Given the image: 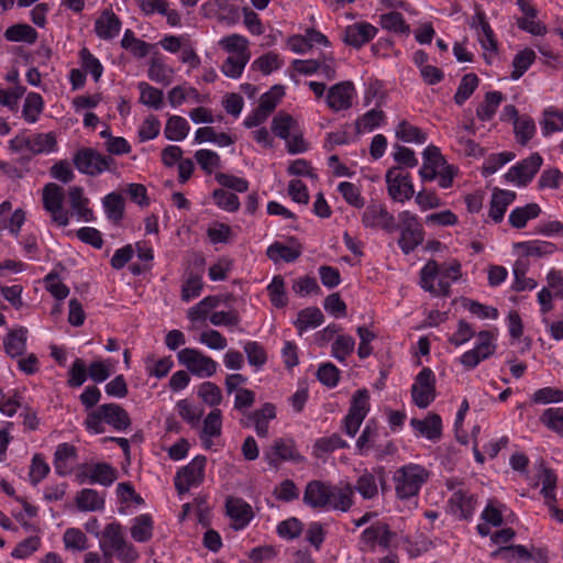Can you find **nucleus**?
Listing matches in <instances>:
<instances>
[{"label": "nucleus", "instance_id": "obj_1", "mask_svg": "<svg viewBox=\"0 0 563 563\" xmlns=\"http://www.w3.org/2000/svg\"><path fill=\"white\" fill-rule=\"evenodd\" d=\"M303 503L313 509L347 511L353 505V487L335 486L321 481H310L305 488Z\"/></svg>", "mask_w": 563, "mask_h": 563}, {"label": "nucleus", "instance_id": "obj_2", "mask_svg": "<svg viewBox=\"0 0 563 563\" xmlns=\"http://www.w3.org/2000/svg\"><path fill=\"white\" fill-rule=\"evenodd\" d=\"M99 548L104 556H110L112 560V556L115 555L121 563H134L140 558L135 547L126 541L123 527L119 522L106 525Z\"/></svg>", "mask_w": 563, "mask_h": 563}, {"label": "nucleus", "instance_id": "obj_3", "mask_svg": "<svg viewBox=\"0 0 563 563\" xmlns=\"http://www.w3.org/2000/svg\"><path fill=\"white\" fill-rule=\"evenodd\" d=\"M102 422L108 423L118 431L126 430L131 426L128 411L118 404H103L90 411L85 420L86 429L91 433H102Z\"/></svg>", "mask_w": 563, "mask_h": 563}, {"label": "nucleus", "instance_id": "obj_4", "mask_svg": "<svg viewBox=\"0 0 563 563\" xmlns=\"http://www.w3.org/2000/svg\"><path fill=\"white\" fill-rule=\"evenodd\" d=\"M428 478L429 472L421 465L411 463L401 466L394 474L397 497L409 499L417 496Z\"/></svg>", "mask_w": 563, "mask_h": 563}, {"label": "nucleus", "instance_id": "obj_5", "mask_svg": "<svg viewBox=\"0 0 563 563\" xmlns=\"http://www.w3.org/2000/svg\"><path fill=\"white\" fill-rule=\"evenodd\" d=\"M73 163L78 172L93 177L112 170L115 162L111 156L102 155L95 148L82 147L74 154Z\"/></svg>", "mask_w": 563, "mask_h": 563}, {"label": "nucleus", "instance_id": "obj_6", "mask_svg": "<svg viewBox=\"0 0 563 563\" xmlns=\"http://www.w3.org/2000/svg\"><path fill=\"white\" fill-rule=\"evenodd\" d=\"M451 282L434 260L428 261L420 271L419 285L423 290L433 296L449 297L451 294Z\"/></svg>", "mask_w": 563, "mask_h": 563}, {"label": "nucleus", "instance_id": "obj_7", "mask_svg": "<svg viewBox=\"0 0 563 563\" xmlns=\"http://www.w3.org/2000/svg\"><path fill=\"white\" fill-rule=\"evenodd\" d=\"M387 191L394 201L405 202L415 195L411 177L401 166H393L385 175Z\"/></svg>", "mask_w": 563, "mask_h": 563}, {"label": "nucleus", "instance_id": "obj_8", "mask_svg": "<svg viewBox=\"0 0 563 563\" xmlns=\"http://www.w3.org/2000/svg\"><path fill=\"white\" fill-rule=\"evenodd\" d=\"M397 533L393 531L385 522L377 521L366 528L361 534L362 543L369 550L374 551L376 547L383 550L397 548Z\"/></svg>", "mask_w": 563, "mask_h": 563}, {"label": "nucleus", "instance_id": "obj_9", "mask_svg": "<svg viewBox=\"0 0 563 563\" xmlns=\"http://www.w3.org/2000/svg\"><path fill=\"white\" fill-rule=\"evenodd\" d=\"M177 357L180 364L199 377H210L218 368L216 361L195 349H183L178 352Z\"/></svg>", "mask_w": 563, "mask_h": 563}, {"label": "nucleus", "instance_id": "obj_10", "mask_svg": "<svg viewBox=\"0 0 563 563\" xmlns=\"http://www.w3.org/2000/svg\"><path fill=\"white\" fill-rule=\"evenodd\" d=\"M206 462L207 460L203 455H198L176 473L175 487L178 494H185L190 487L198 486L202 483Z\"/></svg>", "mask_w": 563, "mask_h": 563}, {"label": "nucleus", "instance_id": "obj_11", "mask_svg": "<svg viewBox=\"0 0 563 563\" xmlns=\"http://www.w3.org/2000/svg\"><path fill=\"white\" fill-rule=\"evenodd\" d=\"M64 190L60 186L49 183L43 188V206L51 213L52 221L59 227L69 222L68 211L63 208Z\"/></svg>", "mask_w": 563, "mask_h": 563}, {"label": "nucleus", "instance_id": "obj_12", "mask_svg": "<svg viewBox=\"0 0 563 563\" xmlns=\"http://www.w3.org/2000/svg\"><path fill=\"white\" fill-rule=\"evenodd\" d=\"M411 396L415 405L427 408L435 398V376L431 368L423 367L416 377L411 387Z\"/></svg>", "mask_w": 563, "mask_h": 563}, {"label": "nucleus", "instance_id": "obj_13", "mask_svg": "<svg viewBox=\"0 0 563 563\" xmlns=\"http://www.w3.org/2000/svg\"><path fill=\"white\" fill-rule=\"evenodd\" d=\"M478 343L474 349L466 351L461 356V364L468 368H475L482 361L488 358L495 353L496 345L494 344L495 335L493 332L484 330L477 334Z\"/></svg>", "mask_w": 563, "mask_h": 563}, {"label": "nucleus", "instance_id": "obj_14", "mask_svg": "<svg viewBox=\"0 0 563 563\" xmlns=\"http://www.w3.org/2000/svg\"><path fill=\"white\" fill-rule=\"evenodd\" d=\"M542 157L539 153H532L529 157L512 166L506 174L507 181L515 183L517 186H526L542 165Z\"/></svg>", "mask_w": 563, "mask_h": 563}, {"label": "nucleus", "instance_id": "obj_15", "mask_svg": "<svg viewBox=\"0 0 563 563\" xmlns=\"http://www.w3.org/2000/svg\"><path fill=\"white\" fill-rule=\"evenodd\" d=\"M362 223L366 228H379L388 233L398 230L394 216L380 203H372L365 208Z\"/></svg>", "mask_w": 563, "mask_h": 563}, {"label": "nucleus", "instance_id": "obj_16", "mask_svg": "<svg viewBox=\"0 0 563 563\" xmlns=\"http://www.w3.org/2000/svg\"><path fill=\"white\" fill-rule=\"evenodd\" d=\"M265 460L271 466H278L283 461L302 462L303 457L296 450L295 443L289 439H277L265 451Z\"/></svg>", "mask_w": 563, "mask_h": 563}, {"label": "nucleus", "instance_id": "obj_17", "mask_svg": "<svg viewBox=\"0 0 563 563\" xmlns=\"http://www.w3.org/2000/svg\"><path fill=\"white\" fill-rule=\"evenodd\" d=\"M378 484L385 490L386 473L383 467L374 468L373 472L365 471L356 481L355 490L364 499H373L378 494Z\"/></svg>", "mask_w": 563, "mask_h": 563}, {"label": "nucleus", "instance_id": "obj_18", "mask_svg": "<svg viewBox=\"0 0 563 563\" xmlns=\"http://www.w3.org/2000/svg\"><path fill=\"white\" fill-rule=\"evenodd\" d=\"M377 32L378 29L371 23L357 22L345 27L342 40L346 45L360 48L373 40Z\"/></svg>", "mask_w": 563, "mask_h": 563}, {"label": "nucleus", "instance_id": "obj_19", "mask_svg": "<svg viewBox=\"0 0 563 563\" xmlns=\"http://www.w3.org/2000/svg\"><path fill=\"white\" fill-rule=\"evenodd\" d=\"M355 89L351 81H342L332 86L327 95V103L333 111L346 110L352 106Z\"/></svg>", "mask_w": 563, "mask_h": 563}, {"label": "nucleus", "instance_id": "obj_20", "mask_svg": "<svg viewBox=\"0 0 563 563\" xmlns=\"http://www.w3.org/2000/svg\"><path fill=\"white\" fill-rule=\"evenodd\" d=\"M225 508L234 530H241L246 527L254 516L252 507L242 498L228 497Z\"/></svg>", "mask_w": 563, "mask_h": 563}, {"label": "nucleus", "instance_id": "obj_21", "mask_svg": "<svg viewBox=\"0 0 563 563\" xmlns=\"http://www.w3.org/2000/svg\"><path fill=\"white\" fill-rule=\"evenodd\" d=\"M423 164L419 170V175L424 181L434 180L438 176V170L444 167L448 163L435 145H429L424 148Z\"/></svg>", "mask_w": 563, "mask_h": 563}, {"label": "nucleus", "instance_id": "obj_22", "mask_svg": "<svg viewBox=\"0 0 563 563\" xmlns=\"http://www.w3.org/2000/svg\"><path fill=\"white\" fill-rule=\"evenodd\" d=\"M448 507L452 515L459 519L467 520L473 516L475 509L474 496L463 488H459L450 497Z\"/></svg>", "mask_w": 563, "mask_h": 563}, {"label": "nucleus", "instance_id": "obj_23", "mask_svg": "<svg viewBox=\"0 0 563 563\" xmlns=\"http://www.w3.org/2000/svg\"><path fill=\"white\" fill-rule=\"evenodd\" d=\"M121 20L111 10H104L95 22V32L102 40L115 37L121 30Z\"/></svg>", "mask_w": 563, "mask_h": 563}, {"label": "nucleus", "instance_id": "obj_24", "mask_svg": "<svg viewBox=\"0 0 563 563\" xmlns=\"http://www.w3.org/2000/svg\"><path fill=\"white\" fill-rule=\"evenodd\" d=\"M410 424L417 432L431 441H437L441 437L442 421L437 413H429L422 420L413 418Z\"/></svg>", "mask_w": 563, "mask_h": 563}, {"label": "nucleus", "instance_id": "obj_25", "mask_svg": "<svg viewBox=\"0 0 563 563\" xmlns=\"http://www.w3.org/2000/svg\"><path fill=\"white\" fill-rule=\"evenodd\" d=\"M472 27L477 32L478 41L486 51H497V41L494 31L486 20L484 12H476L473 16Z\"/></svg>", "mask_w": 563, "mask_h": 563}, {"label": "nucleus", "instance_id": "obj_26", "mask_svg": "<svg viewBox=\"0 0 563 563\" xmlns=\"http://www.w3.org/2000/svg\"><path fill=\"white\" fill-rule=\"evenodd\" d=\"M276 417V408L273 404L266 402L260 409L254 410L247 416V419L253 422L256 434L262 438L268 435V422Z\"/></svg>", "mask_w": 563, "mask_h": 563}, {"label": "nucleus", "instance_id": "obj_27", "mask_svg": "<svg viewBox=\"0 0 563 563\" xmlns=\"http://www.w3.org/2000/svg\"><path fill=\"white\" fill-rule=\"evenodd\" d=\"M516 199V192L510 190L495 189L492 196L489 217L495 222H500L507 207Z\"/></svg>", "mask_w": 563, "mask_h": 563}, {"label": "nucleus", "instance_id": "obj_28", "mask_svg": "<svg viewBox=\"0 0 563 563\" xmlns=\"http://www.w3.org/2000/svg\"><path fill=\"white\" fill-rule=\"evenodd\" d=\"M222 430V415L220 409L210 411L203 420L200 439L203 445L209 449L212 445V438L220 437Z\"/></svg>", "mask_w": 563, "mask_h": 563}, {"label": "nucleus", "instance_id": "obj_29", "mask_svg": "<svg viewBox=\"0 0 563 563\" xmlns=\"http://www.w3.org/2000/svg\"><path fill=\"white\" fill-rule=\"evenodd\" d=\"M292 246L284 245L279 242H275L267 247L266 254L267 256L277 262L279 260H284L287 263L295 262L301 255V245L295 240H290Z\"/></svg>", "mask_w": 563, "mask_h": 563}, {"label": "nucleus", "instance_id": "obj_30", "mask_svg": "<svg viewBox=\"0 0 563 563\" xmlns=\"http://www.w3.org/2000/svg\"><path fill=\"white\" fill-rule=\"evenodd\" d=\"M154 521L151 515L142 514L132 520L131 537L136 542H147L153 537Z\"/></svg>", "mask_w": 563, "mask_h": 563}, {"label": "nucleus", "instance_id": "obj_31", "mask_svg": "<svg viewBox=\"0 0 563 563\" xmlns=\"http://www.w3.org/2000/svg\"><path fill=\"white\" fill-rule=\"evenodd\" d=\"M27 330L23 327L10 330L3 340L5 353L11 357L21 356L26 349Z\"/></svg>", "mask_w": 563, "mask_h": 563}, {"label": "nucleus", "instance_id": "obj_32", "mask_svg": "<svg viewBox=\"0 0 563 563\" xmlns=\"http://www.w3.org/2000/svg\"><path fill=\"white\" fill-rule=\"evenodd\" d=\"M77 457L76 448L69 443H60L54 453V466L59 475H66L70 472V462Z\"/></svg>", "mask_w": 563, "mask_h": 563}, {"label": "nucleus", "instance_id": "obj_33", "mask_svg": "<svg viewBox=\"0 0 563 563\" xmlns=\"http://www.w3.org/2000/svg\"><path fill=\"white\" fill-rule=\"evenodd\" d=\"M69 202L78 218L89 222L92 220V211L88 208L89 200L84 196V189L78 186L68 189Z\"/></svg>", "mask_w": 563, "mask_h": 563}, {"label": "nucleus", "instance_id": "obj_34", "mask_svg": "<svg viewBox=\"0 0 563 563\" xmlns=\"http://www.w3.org/2000/svg\"><path fill=\"white\" fill-rule=\"evenodd\" d=\"M76 505L81 511H96L104 506V497L95 489H81L76 497Z\"/></svg>", "mask_w": 563, "mask_h": 563}, {"label": "nucleus", "instance_id": "obj_35", "mask_svg": "<svg viewBox=\"0 0 563 563\" xmlns=\"http://www.w3.org/2000/svg\"><path fill=\"white\" fill-rule=\"evenodd\" d=\"M324 320L321 310L317 307H309L298 312L297 320L294 322L296 328L301 334L308 329H314L319 327Z\"/></svg>", "mask_w": 563, "mask_h": 563}, {"label": "nucleus", "instance_id": "obj_36", "mask_svg": "<svg viewBox=\"0 0 563 563\" xmlns=\"http://www.w3.org/2000/svg\"><path fill=\"white\" fill-rule=\"evenodd\" d=\"M55 147L56 139L53 133L27 135V152L31 154L49 153Z\"/></svg>", "mask_w": 563, "mask_h": 563}, {"label": "nucleus", "instance_id": "obj_37", "mask_svg": "<svg viewBox=\"0 0 563 563\" xmlns=\"http://www.w3.org/2000/svg\"><path fill=\"white\" fill-rule=\"evenodd\" d=\"M503 100L504 96L500 91H488L484 101L476 109L477 118L482 121L492 120Z\"/></svg>", "mask_w": 563, "mask_h": 563}, {"label": "nucleus", "instance_id": "obj_38", "mask_svg": "<svg viewBox=\"0 0 563 563\" xmlns=\"http://www.w3.org/2000/svg\"><path fill=\"white\" fill-rule=\"evenodd\" d=\"M540 212L541 208L537 203L518 207L510 212L509 223L516 229H522L529 220L537 218Z\"/></svg>", "mask_w": 563, "mask_h": 563}, {"label": "nucleus", "instance_id": "obj_39", "mask_svg": "<svg viewBox=\"0 0 563 563\" xmlns=\"http://www.w3.org/2000/svg\"><path fill=\"white\" fill-rule=\"evenodd\" d=\"M250 59V53L240 51L238 54L230 55L221 66L222 73L230 78H239Z\"/></svg>", "mask_w": 563, "mask_h": 563}, {"label": "nucleus", "instance_id": "obj_40", "mask_svg": "<svg viewBox=\"0 0 563 563\" xmlns=\"http://www.w3.org/2000/svg\"><path fill=\"white\" fill-rule=\"evenodd\" d=\"M189 124L186 119L179 115H172L165 125L164 134L167 140L181 141L189 132Z\"/></svg>", "mask_w": 563, "mask_h": 563}, {"label": "nucleus", "instance_id": "obj_41", "mask_svg": "<svg viewBox=\"0 0 563 563\" xmlns=\"http://www.w3.org/2000/svg\"><path fill=\"white\" fill-rule=\"evenodd\" d=\"M490 555L493 558L501 556L509 563H512L515 561L517 563H520L521 561H529L532 558L531 553L527 550V548L520 544L500 547L494 552H492Z\"/></svg>", "mask_w": 563, "mask_h": 563}, {"label": "nucleus", "instance_id": "obj_42", "mask_svg": "<svg viewBox=\"0 0 563 563\" xmlns=\"http://www.w3.org/2000/svg\"><path fill=\"white\" fill-rule=\"evenodd\" d=\"M4 37L10 42L33 44L37 38V32L29 24L19 23L8 27L4 32Z\"/></svg>", "mask_w": 563, "mask_h": 563}, {"label": "nucleus", "instance_id": "obj_43", "mask_svg": "<svg viewBox=\"0 0 563 563\" xmlns=\"http://www.w3.org/2000/svg\"><path fill=\"white\" fill-rule=\"evenodd\" d=\"M139 90H140V102L153 108L155 110H158L164 104V93L162 90L148 85L147 82H140L139 84Z\"/></svg>", "mask_w": 563, "mask_h": 563}, {"label": "nucleus", "instance_id": "obj_44", "mask_svg": "<svg viewBox=\"0 0 563 563\" xmlns=\"http://www.w3.org/2000/svg\"><path fill=\"white\" fill-rule=\"evenodd\" d=\"M516 249L521 250L527 256L542 257L551 255L555 252L556 247L551 242L545 241H528L519 242L515 245Z\"/></svg>", "mask_w": 563, "mask_h": 563}, {"label": "nucleus", "instance_id": "obj_45", "mask_svg": "<svg viewBox=\"0 0 563 563\" xmlns=\"http://www.w3.org/2000/svg\"><path fill=\"white\" fill-rule=\"evenodd\" d=\"M90 483L110 486L117 479V471L108 463L96 464L88 475Z\"/></svg>", "mask_w": 563, "mask_h": 563}, {"label": "nucleus", "instance_id": "obj_46", "mask_svg": "<svg viewBox=\"0 0 563 563\" xmlns=\"http://www.w3.org/2000/svg\"><path fill=\"white\" fill-rule=\"evenodd\" d=\"M63 542L66 550L81 552L88 549V538L77 528H68L63 536Z\"/></svg>", "mask_w": 563, "mask_h": 563}, {"label": "nucleus", "instance_id": "obj_47", "mask_svg": "<svg viewBox=\"0 0 563 563\" xmlns=\"http://www.w3.org/2000/svg\"><path fill=\"white\" fill-rule=\"evenodd\" d=\"M220 298L217 296L205 297L197 305L188 310L187 317L190 321L205 320L210 310L217 308L220 303Z\"/></svg>", "mask_w": 563, "mask_h": 563}, {"label": "nucleus", "instance_id": "obj_48", "mask_svg": "<svg viewBox=\"0 0 563 563\" xmlns=\"http://www.w3.org/2000/svg\"><path fill=\"white\" fill-rule=\"evenodd\" d=\"M423 239L424 232L422 227L401 231L398 245L405 254H409L423 242Z\"/></svg>", "mask_w": 563, "mask_h": 563}, {"label": "nucleus", "instance_id": "obj_49", "mask_svg": "<svg viewBox=\"0 0 563 563\" xmlns=\"http://www.w3.org/2000/svg\"><path fill=\"white\" fill-rule=\"evenodd\" d=\"M478 77L473 73L464 75L454 95L455 103L459 106L463 104L473 95L478 86Z\"/></svg>", "mask_w": 563, "mask_h": 563}, {"label": "nucleus", "instance_id": "obj_50", "mask_svg": "<svg viewBox=\"0 0 563 563\" xmlns=\"http://www.w3.org/2000/svg\"><path fill=\"white\" fill-rule=\"evenodd\" d=\"M536 53L530 48H526L516 54L512 60L514 70L510 75L511 79H519L532 65Z\"/></svg>", "mask_w": 563, "mask_h": 563}, {"label": "nucleus", "instance_id": "obj_51", "mask_svg": "<svg viewBox=\"0 0 563 563\" xmlns=\"http://www.w3.org/2000/svg\"><path fill=\"white\" fill-rule=\"evenodd\" d=\"M384 118L385 113L382 110L372 109L367 111L356 120V133L361 134L363 132L373 131L375 128L379 126Z\"/></svg>", "mask_w": 563, "mask_h": 563}, {"label": "nucleus", "instance_id": "obj_52", "mask_svg": "<svg viewBox=\"0 0 563 563\" xmlns=\"http://www.w3.org/2000/svg\"><path fill=\"white\" fill-rule=\"evenodd\" d=\"M103 207L109 219L119 222L123 218L124 201L121 195L111 192L103 198Z\"/></svg>", "mask_w": 563, "mask_h": 563}, {"label": "nucleus", "instance_id": "obj_53", "mask_svg": "<svg viewBox=\"0 0 563 563\" xmlns=\"http://www.w3.org/2000/svg\"><path fill=\"white\" fill-rule=\"evenodd\" d=\"M540 421L548 429L563 437V408L545 409L540 417Z\"/></svg>", "mask_w": 563, "mask_h": 563}, {"label": "nucleus", "instance_id": "obj_54", "mask_svg": "<svg viewBox=\"0 0 563 563\" xmlns=\"http://www.w3.org/2000/svg\"><path fill=\"white\" fill-rule=\"evenodd\" d=\"M396 136L407 143L423 144L427 141V134L417 126L401 121L396 129Z\"/></svg>", "mask_w": 563, "mask_h": 563}, {"label": "nucleus", "instance_id": "obj_55", "mask_svg": "<svg viewBox=\"0 0 563 563\" xmlns=\"http://www.w3.org/2000/svg\"><path fill=\"white\" fill-rule=\"evenodd\" d=\"M380 25L387 31L400 34H408L410 31L402 14L396 11L380 15Z\"/></svg>", "mask_w": 563, "mask_h": 563}, {"label": "nucleus", "instance_id": "obj_56", "mask_svg": "<svg viewBox=\"0 0 563 563\" xmlns=\"http://www.w3.org/2000/svg\"><path fill=\"white\" fill-rule=\"evenodd\" d=\"M514 129L517 141L521 145H526L536 133V125L529 117L517 118L514 122Z\"/></svg>", "mask_w": 563, "mask_h": 563}, {"label": "nucleus", "instance_id": "obj_57", "mask_svg": "<svg viewBox=\"0 0 563 563\" xmlns=\"http://www.w3.org/2000/svg\"><path fill=\"white\" fill-rule=\"evenodd\" d=\"M354 347L355 340L351 335H339L332 344L331 354L339 362H344Z\"/></svg>", "mask_w": 563, "mask_h": 563}, {"label": "nucleus", "instance_id": "obj_58", "mask_svg": "<svg viewBox=\"0 0 563 563\" xmlns=\"http://www.w3.org/2000/svg\"><path fill=\"white\" fill-rule=\"evenodd\" d=\"M543 115L541 125L544 135L563 130V111L550 108L544 111Z\"/></svg>", "mask_w": 563, "mask_h": 563}, {"label": "nucleus", "instance_id": "obj_59", "mask_svg": "<svg viewBox=\"0 0 563 563\" xmlns=\"http://www.w3.org/2000/svg\"><path fill=\"white\" fill-rule=\"evenodd\" d=\"M296 121L288 113H278L273 118L272 131L280 139L288 140L290 130L295 126Z\"/></svg>", "mask_w": 563, "mask_h": 563}, {"label": "nucleus", "instance_id": "obj_60", "mask_svg": "<svg viewBox=\"0 0 563 563\" xmlns=\"http://www.w3.org/2000/svg\"><path fill=\"white\" fill-rule=\"evenodd\" d=\"M369 411V394L368 390L363 388L355 391L352 397L349 412L353 416L365 418Z\"/></svg>", "mask_w": 563, "mask_h": 563}, {"label": "nucleus", "instance_id": "obj_61", "mask_svg": "<svg viewBox=\"0 0 563 563\" xmlns=\"http://www.w3.org/2000/svg\"><path fill=\"white\" fill-rule=\"evenodd\" d=\"M515 158V153L512 152H501L498 154H492L485 161L483 165V175L489 176L495 174L500 167H503L508 162H511Z\"/></svg>", "mask_w": 563, "mask_h": 563}, {"label": "nucleus", "instance_id": "obj_62", "mask_svg": "<svg viewBox=\"0 0 563 563\" xmlns=\"http://www.w3.org/2000/svg\"><path fill=\"white\" fill-rule=\"evenodd\" d=\"M43 110V99L41 95L31 92L26 96L24 106H23V115L26 121L35 122L37 115Z\"/></svg>", "mask_w": 563, "mask_h": 563}, {"label": "nucleus", "instance_id": "obj_63", "mask_svg": "<svg viewBox=\"0 0 563 563\" xmlns=\"http://www.w3.org/2000/svg\"><path fill=\"white\" fill-rule=\"evenodd\" d=\"M272 303L277 308H283L287 305V297L285 294V284L282 276H275L267 287Z\"/></svg>", "mask_w": 563, "mask_h": 563}, {"label": "nucleus", "instance_id": "obj_64", "mask_svg": "<svg viewBox=\"0 0 563 563\" xmlns=\"http://www.w3.org/2000/svg\"><path fill=\"white\" fill-rule=\"evenodd\" d=\"M212 197L216 205L223 210L233 212L240 208V201L235 194L224 189H216L212 194Z\"/></svg>", "mask_w": 563, "mask_h": 563}]
</instances>
